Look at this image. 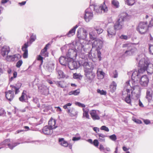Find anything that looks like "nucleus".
<instances>
[{
	"mask_svg": "<svg viewBox=\"0 0 153 153\" xmlns=\"http://www.w3.org/2000/svg\"><path fill=\"white\" fill-rule=\"evenodd\" d=\"M136 60L138 62V70L128 72V74H132V78L133 80L137 81L140 76V74H142L146 71V67L150 63V62L148 58L143 54L139 55L136 58Z\"/></svg>",
	"mask_w": 153,
	"mask_h": 153,
	"instance_id": "nucleus-1",
	"label": "nucleus"
},
{
	"mask_svg": "<svg viewBox=\"0 0 153 153\" xmlns=\"http://www.w3.org/2000/svg\"><path fill=\"white\" fill-rule=\"evenodd\" d=\"M137 85V83L134 82L133 80H128L124 84V90H126L127 95L125 101L128 103L129 104L131 102L130 92L131 91V93H132V89L133 90L135 89L134 87Z\"/></svg>",
	"mask_w": 153,
	"mask_h": 153,
	"instance_id": "nucleus-2",
	"label": "nucleus"
},
{
	"mask_svg": "<svg viewBox=\"0 0 153 153\" xmlns=\"http://www.w3.org/2000/svg\"><path fill=\"white\" fill-rule=\"evenodd\" d=\"M86 42L85 41H84L83 43H84V45L81 43L77 42L76 45L77 55H79L80 58L84 60L86 59L87 58V56L85 55L84 52H88L89 51L88 48V45H86Z\"/></svg>",
	"mask_w": 153,
	"mask_h": 153,
	"instance_id": "nucleus-3",
	"label": "nucleus"
},
{
	"mask_svg": "<svg viewBox=\"0 0 153 153\" xmlns=\"http://www.w3.org/2000/svg\"><path fill=\"white\" fill-rule=\"evenodd\" d=\"M128 17L129 16L126 13H121L119 15V19L114 25V29L116 30H119L122 29L124 26V22L126 20Z\"/></svg>",
	"mask_w": 153,
	"mask_h": 153,
	"instance_id": "nucleus-4",
	"label": "nucleus"
},
{
	"mask_svg": "<svg viewBox=\"0 0 153 153\" xmlns=\"http://www.w3.org/2000/svg\"><path fill=\"white\" fill-rule=\"evenodd\" d=\"M36 39V36L35 35L33 34L30 37L29 41L25 43L22 47V50L24 52L23 57L24 58H27L28 57V47L30 46L32 43Z\"/></svg>",
	"mask_w": 153,
	"mask_h": 153,
	"instance_id": "nucleus-5",
	"label": "nucleus"
},
{
	"mask_svg": "<svg viewBox=\"0 0 153 153\" xmlns=\"http://www.w3.org/2000/svg\"><path fill=\"white\" fill-rule=\"evenodd\" d=\"M88 33L86 30L83 28H79L77 31V36L78 38L80 40L79 42H76L81 43L82 44L84 45L83 42L85 41L86 42V45H88V42L87 40Z\"/></svg>",
	"mask_w": 153,
	"mask_h": 153,
	"instance_id": "nucleus-6",
	"label": "nucleus"
},
{
	"mask_svg": "<svg viewBox=\"0 0 153 153\" xmlns=\"http://www.w3.org/2000/svg\"><path fill=\"white\" fill-rule=\"evenodd\" d=\"M84 68L85 75L86 77L89 80H92L94 75L92 72L91 67L89 65L88 62H85L82 63Z\"/></svg>",
	"mask_w": 153,
	"mask_h": 153,
	"instance_id": "nucleus-7",
	"label": "nucleus"
},
{
	"mask_svg": "<svg viewBox=\"0 0 153 153\" xmlns=\"http://www.w3.org/2000/svg\"><path fill=\"white\" fill-rule=\"evenodd\" d=\"M123 47L126 49V50L124 53V55H131L137 51V49L134 47V45L131 43H126L123 45Z\"/></svg>",
	"mask_w": 153,
	"mask_h": 153,
	"instance_id": "nucleus-8",
	"label": "nucleus"
},
{
	"mask_svg": "<svg viewBox=\"0 0 153 153\" xmlns=\"http://www.w3.org/2000/svg\"><path fill=\"white\" fill-rule=\"evenodd\" d=\"M141 74H140V76L139 77L138 80L137 81L135 80H133L132 78L131 80H133L134 82L137 83V85L134 87V89L137 87L138 83L139 82H140V84L143 86L146 87L148 85L149 82V79L148 77L146 75H144L141 76Z\"/></svg>",
	"mask_w": 153,
	"mask_h": 153,
	"instance_id": "nucleus-9",
	"label": "nucleus"
},
{
	"mask_svg": "<svg viewBox=\"0 0 153 153\" xmlns=\"http://www.w3.org/2000/svg\"><path fill=\"white\" fill-rule=\"evenodd\" d=\"M91 7L94 8V11L98 14L106 13L108 11L107 7L104 2L100 5L95 6L94 7L91 6Z\"/></svg>",
	"mask_w": 153,
	"mask_h": 153,
	"instance_id": "nucleus-10",
	"label": "nucleus"
},
{
	"mask_svg": "<svg viewBox=\"0 0 153 153\" xmlns=\"http://www.w3.org/2000/svg\"><path fill=\"white\" fill-rule=\"evenodd\" d=\"M137 29L140 34H145L146 32L148 29L147 22H140Z\"/></svg>",
	"mask_w": 153,
	"mask_h": 153,
	"instance_id": "nucleus-11",
	"label": "nucleus"
},
{
	"mask_svg": "<svg viewBox=\"0 0 153 153\" xmlns=\"http://www.w3.org/2000/svg\"><path fill=\"white\" fill-rule=\"evenodd\" d=\"M91 9V6L85 10L84 18L86 22H89L93 18V12Z\"/></svg>",
	"mask_w": 153,
	"mask_h": 153,
	"instance_id": "nucleus-12",
	"label": "nucleus"
},
{
	"mask_svg": "<svg viewBox=\"0 0 153 153\" xmlns=\"http://www.w3.org/2000/svg\"><path fill=\"white\" fill-rule=\"evenodd\" d=\"M74 49H69L68 52L66 54V56L68 58V60L69 61H72L73 59H75L77 55L76 48Z\"/></svg>",
	"mask_w": 153,
	"mask_h": 153,
	"instance_id": "nucleus-13",
	"label": "nucleus"
},
{
	"mask_svg": "<svg viewBox=\"0 0 153 153\" xmlns=\"http://www.w3.org/2000/svg\"><path fill=\"white\" fill-rule=\"evenodd\" d=\"M102 41L99 39H97L94 40L92 43V48L95 50H100L102 46Z\"/></svg>",
	"mask_w": 153,
	"mask_h": 153,
	"instance_id": "nucleus-14",
	"label": "nucleus"
},
{
	"mask_svg": "<svg viewBox=\"0 0 153 153\" xmlns=\"http://www.w3.org/2000/svg\"><path fill=\"white\" fill-rule=\"evenodd\" d=\"M72 104V103H67L64 105L63 107L65 109H67L68 113L71 116L73 117L77 114V112L75 111L74 109L73 108H68V107L71 106Z\"/></svg>",
	"mask_w": 153,
	"mask_h": 153,
	"instance_id": "nucleus-15",
	"label": "nucleus"
},
{
	"mask_svg": "<svg viewBox=\"0 0 153 153\" xmlns=\"http://www.w3.org/2000/svg\"><path fill=\"white\" fill-rule=\"evenodd\" d=\"M68 61L69 62L68 63V66L71 70L77 69L79 67L80 63L79 62L75 61L74 59L72 61H69V60Z\"/></svg>",
	"mask_w": 153,
	"mask_h": 153,
	"instance_id": "nucleus-16",
	"label": "nucleus"
},
{
	"mask_svg": "<svg viewBox=\"0 0 153 153\" xmlns=\"http://www.w3.org/2000/svg\"><path fill=\"white\" fill-rule=\"evenodd\" d=\"M10 139H6L1 143V145H7L8 146V147L10 149L12 150L13 149L14 147L20 144V143H10Z\"/></svg>",
	"mask_w": 153,
	"mask_h": 153,
	"instance_id": "nucleus-17",
	"label": "nucleus"
},
{
	"mask_svg": "<svg viewBox=\"0 0 153 153\" xmlns=\"http://www.w3.org/2000/svg\"><path fill=\"white\" fill-rule=\"evenodd\" d=\"M21 57V55L19 54H16L13 55H7L6 56V59L9 62L16 61Z\"/></svg>",
	"mask_w": 153,
	"mask_h": 153,
	"instance_id": "nucleus-18",
	"label": "nucleus"
},
{
	"mask_svg": "<svg viewBox=\"0 0 153 153\" xmlns=\"http://www.w3.org/2000/svg\"><path fill=\"white\" fill-rule=\"evenodd\" d=\"M10 51V50L8 46H4L1 48L0 53L3 57H4L7 55Z\"/></svg>",
	"mask_w": 153,
	"mask_h": 153,
	"instance_id": "nucleus-19",
	"label": "nucleus"
},
{
	"mask_svg": "<svg viewBox=\"0 0 153 153\" xmlns=\"http://www.w3.org/2000/svg\"><path fill=\"white\" fill-rule=\"evenodd\" d=\"M38 90L39 91L44 95H47L49 94L48 88L44 85L38 87Z\"/></svg>",
	"mask_w": 153,
	"mask_h": 153,
	"instance_id": "nucleus-20",
	"label": "nucleus"
},
{
	"mask_svg": "<svg viewBox=\"0 0 153 153\" xmlns=\"http://www.w3.org/2000/svg\"><path fill=\"white\" fill-rule=\"evenodd\" d=\"M115 30H116L114 29V27H109L108 28L107 30V37H108L109 38H111L113 36H115L116 33Z\"/></svg>",
	"mask_w": 153,
	"mask_h": 153,
	"instance_id": "nucleus-21",
	"label": "nucleus"
},
{
	"mask_svg": "<svg viewBox=\"0 0 153 153\" xmlns=\"http://www.w3.org/2000/svg\"><path fill=\"white\" fill-rule=\"evenodd\" d=\"M68 58L64 56H61L59 59V62L62 65L66 66L68 65L69 62Z\"/></svg>",
	"mask_w": 153,
	"mask_h": 153,
	"instance_id": "nucleus-22",
	"label": "nucleus"
},
{
	"mask_svg": "<svg viewBox=\"0 0 153 153\" xmlns=\"http://www.w3.org/2000/svg\"><path fill=\"white\" fill-rule=\"evenodd\" d=\"M5 96L6 98L9 100L11 101L14 97V93L12 90H9L5 92Z\"/></svg>",
	"mask_w": 153,
	"mask_h": 153,
	"instance_id": "nucleus-23",
	"label": "nucleus"
},
{
	"mask_svg": "<svg viewBox=\"0 0 153 153\" xmlns=\"http://www.w3.org/2000/svg\"><path fill=\"white\" fill-rule=\"evenodd\" d=\"M90 114L91 118L94 120H99L100 117L97 113V111L96 110H92L90 111Z\"/></svg>",
	"mask_w": 153,
	"mask_h": 153,
	"instance_id": "nucleus-24",
	"label": "nucleus"
},
{
	"mask_svg": "<svg viewBox=\"0 0 153 153\" xmlns=\"http://www.w3.org/2000/svg\"><path fill=\"white\" fill-rule=\"evenodd\" d=\"M42 131L44 134L46 135L51 134L53 132V129L47 126L43 128Z\"/></svg>",
	"mask_w": 153,
	"mask_h": 153,
	"instance_id": "nucleus-25",
	"label": "nucleus"
},
{
	"mask_svg": "<svg viewBox=\"0 0 153 153\" xmlns=\"http://www.w3.org/2000/svg\"><path fill=\"white\" fill-rule=\"evenodd\" d=\"M79 23H79L78 24L76 25L69 30L67 34L68 37L72 36L75 34L76 29L79 26Z\"/></svg>",
	"mask_w": 153,
	"mask_h": 153,
	"instance_id": "nucleus-26",
	"label": "nucleus"
},
{
	"mask_svg": "<svg viewBox=\"0 0 153 153\" xmlns=\"http://www.w3.org/2000/svg\"><path fill=\"white\" fill-rule=\"evenodd\" d=\"M88 30L90 31L89 33L90 38L91 39L94 40L97 35V34L95 32V30H93L91 28H89Z\"/></svg>",
	"mask_w": 153,
	"mask_h": 153,
	"instance_id": "nucleus-27",
	"label": "nucleus"
},
{
	"mask_svg": "<svg viewBox=\"0 0 153 153\" xmlns=\"http://www.w3.org/2000/svg\"><path fill=\"white\" fill-rule=\"evenodd\" d=\"M54 64L52 62H49L46 63L45 65V66L48 70L49 71L52 72L54 68Z\"/></svg>",
	"mask_w": 153,
	"mask_h": 153,
	"instance_id": "nucleus-28",
	"label": "nucleus"
},
{
	"mask_svg": "<svg viewBox=\"0 0 153 153\" xmlns=\"http://www.w3.org/2000/svg\"><path fill=\"white\" fill-rule=\"evenodd\" d=\"M152 91L151 89H148L146 91V98L147 99L149 102L152 101Z\"/></svg>",
	"mask_w": 153,
	"mask_h": 153,
	"instance_id": "nucleus-29",
	"label": "nucleus"
},
{
	"mask_svg": "<svg viewBox=\"0 0 153 153\" xmlns=\"http://www.w3.org/2000/svg\"><path fill=\"white\" fill-rule=\"evenodd\" d=\"M146 71L149 75L153 73V64L150 63L146 67Z\"/></svg>",
	"mask_w": 153,
	"mask_h": 153,
	"instance_id": "nucleus-30",
	"label": "nucleus"
},
{
	"mask_svg": "<svg viewBox=\"0 0 153 153\" xmlns=\"http://www.w3.org/2000/svg\"><path fill=\"white\" fill-rule=\"evenodd\" d=\"M59 143L60 145L64 147H67L69 145L67 141L65 140L64 138H59Z\"/></svg>",
	"mask_w": 153,
	"mask_h": 153,
	"instance_id": "nucleus-31",
	"label": "nucleus"
},
{
	"mask_svg": "<svg viewBox=\"0 0 153 153\" xmlns=\"http://www.w3.org/2000/svg\"><path fill=\"white\" fill-rule=\"evenodd\" d=\"M49 44H47L44 48L42 50L40 53V55L45 57L48 56V53L47 52V47L48 46Z\"/></svg>",
	"mask_w": 153,
	"mask_h": 153,
	"instance_id": "nucleus-32",
	"label": "nucleus"
},
{
	"mask_svg": "<svg viewBox=\"0 0 153 153\" xmlns=\"http://www.w3.org/2000/svg\"><path fill=\"white\" fill-rule=\"evenodd\" d=\"M56 123V120L54 119L51 118V119L48 122V126H49L50 128L52 129L55 128L57 126H55Z\"/></svg>",
	"mask_w": 153,
	"mask_h": 153,
	"instance_id": "nucleus-33",
	"label": "nucleus"
},
{
	"mask_svg": "<svg viewBox=\"0 0 153 153\" xmlns=\"http://www.w3.org/2000/svg\"><path fill=\"white\" fill-rule=\"evenodd\" d=\"M97 73L99 79H102L104 78L105 73L100 68H98L97 69Z\"/></svg>",
	"mask_w": 153,
	"mask_h": 153,
	"instance_id": "nucleus-34",
	"label": "nucleus"
},
{
	"mask_svg": "<svg viewBox=\"0 0 153 153\" xmlns=\"http://www.w3.org/2000/svg\"><path fill=\"white\" fill-rule=\"evenodd\" d=\"M27 91L24 90L22 93L21 97L19 98V100L22 102L25 101V98H27V97L26 94Z\"/></svg>",
	"mask_w": 153,
	"mask_h": 153,
	"instance_id": "nucleus-35",
	"label": "nucleus"
},
{
	"mask_svg": "<svg viewBox=\"0 0 153 153\" xmlns=\"http://www.w3.org/2000/svg\"><path fill=\"white\" fill-rule=\"evenodd\" d=\"M83 116L85 117L87 119H89V116L88 114L89 109L87 108H83Z\"/></svg>",
	"mask_w": 153,
	"mask_h": 153,
	"instance_id": "nucleus-36",
	"label": "nucleus"
},
{
	"mask_svg": "<svg viewBox=\"0 0 153 153\" xmlns=\"http://www.w3.org/2000/svg\"><path fill=\"white\" fill-rule=\"evenodd\" d=\"M97 137H99V141L100 142H105V138L106 137L103 134L101 133H98L97 134Z\"/></svg>",
	"mask_w": 153,
	"mask_h": 153,
	"instance_id": "nucleus-37",
	"label": "nucleus"
},
{
	"mask_svg": "<svg viewBox=\"0 0 153 153\" xmlns=\"http://www.w3.org/2000/svg\"><path fill=\"white\" fill-rule=\"evenodd\" d=\"M117 84L114 81H113L110 86V88L112 92H114L116 89Z\"/></svg>",
	"mask_w": 153,
	"mask_h": 153,
	"instance_id": "nucleus-38",
	"label": "nucleus"
},
{
	"mask_svg": "<svg viewBox=\"0 0 153 153\" xmlns=\"http://www.w3.org/2000/svg\"><path fill=\"white\" fill-rule=\"evenodd\" d=\"M80 93L79 89H77L76 90L71 91L69 92L68 94L69 95H77Z\"/></svg>",
	"mask_w": 153,
	"mask_h": 153,
	"instance_id": "nucleus-39",
	"label": "nucleus"
},
{
	"mask_svg": "<svg viewBox=\"0 0 153 153\" xmlns=\"http://www.w3.org/2000/svg\"><path fill=\"white\" fill-rule=\"evenodd\" d=\"M94 29L97 31L98 34L102 33L103 31V29L99 26H96L94 27Z\"/></svg>",
	"mask_w": 153,
	"mask_h": 153,
	"instance_id": "nucleus-40",
	"label": "nucleus"
},
{
	"mask_svg": "<svg viewBox=\"0 0 153 153\" xmlns=\"http://www.w3.org/2000/svg\"><path fill=\"white\" fill-rule=\"evenodd\" d=\"M53 82L56 84L57 86L58 87L63 88L64 87V86L62 85L63 82L62 81H54Z\"/></svg>",
	"mask_w": 153,
	"mask_h": 153,
	"instance_id": "nucleus-41",
	"label": "nucleus"
},
{
	"mask_svg": "<svg viewBox=\"0 0 153 153\" xmlns=\"http://www.w3.org/2000/svg\"><path fill=\"white\" fill-rule=\"evenodd\" d=\"M73 78L75 79H81L82 78V76L79 74L76 73L74 74Z\"/></svg>",
	"mask_w": 153,
	"mask_h": 153,
	"instance_id": "nucleus-42",
	"label": "nucleus"
},
{
	"mask_svg": "<svg viewBox=\"0 0 153 153\" xmlns=\"http://www.w3.org/2000/svg\"><path fill=\"white\" fill-rule=\"evenodd\" d=\"M58 76L57 77L59 79L62 78L64 77L63 72L61 70H59L58 71Z\"/></svg>",
	"mask_w": 153,
	"mask_h": 153,
	"instance_id": "nucleus-43",
	"label": "nucleus"
},
{
	"mask_svg": "<svg viewBox=\"0 0 153 153\" xmlns=\"http://www.w3.org/2000/svg\"><path fill=\"white\" fill-rule=\"evenodd\" d=\"M112 4L116 8H118L119 7V3L117 0H113Z\"/></svg>",
	"mask_w": 153,
	"mask_h": 153,
	"instance_id": "nucleus-44",
	"label": "nucleus"
},
{
	"mask_svg": "<svg viewBox=\"0 0 153 153\" xmlns=\"http://www.w3.org/2000/svg\"><path fill=\"white\" fill-rule=\"evenodd\" d=\"M126 2L128 5H132L134 3V0H125Z\"/></svg>",
	"mask_w": 153,
	"mask_h": 153,
	"instance_id": "nucleus-45",
	"label": "nucleus"
},
{
	"mask_svg": "<svg viewBox=\"0 0 153 153\" xmlns=\"http://www.w3.org/2000/svg\"><path fill=\"white\" fill-rule=\"evenodd\" d=\"M42 55L40 54L37 57V59L38 60L40 61H41V65L43 62V57L42 56Z\"/></svg>",
	"mask_w": 153,
	"mask_h": 153,
	"instance_id": "nucleus-46",
	"label": "nucleus"
},
{
	"mask_svg": "<svg viewBox=\"0 0 153 153\" xmlns=\"http://www.w3.org/2000/svg\"><path fill=\"white\" fill-rule=\"evenodd\" d=\"M12 91H13V90H15V94H18L19 92V88H16L15 86H12Z\"/></svg>",
	"mask_w": 153,
	"mask_h": 153,
	"instance_id": "nucleus-47",
	"label": "nucleus"
},
{
	"mask_svg": "<svg viewBox=\"0 0 153 153\" xmlns=\"http://www.w3.org/2000/svg\"><path fill=\"white\" fill-rule=\"evenodd\" d=\"M109 137L110 139L113 141H115L117 139V137L115 134H113L109 136Z\"/></svg>",
	"mask_w": 153,
	"mask_h": 153,
	"instance_id": "nucleus-48",
	"label": "nucleus"
},
{
	"mask_svg": "<svg viewBox=\"0 0 153 153\" xmlns=\"http://www.w3.org/2000/svg\"><path fill=\"white\" fill-rule=\"evenodd\" d=\"M97 92L101 95H105L106 94V91H104L103 90H101L100 89H98L97 90Z\"/></svg>",
	"mask_w": 153,
	"mask_h": 153,
	"instance_id": "nucleus-49",
	"label": "nucleus"
},
{
	"mask_svg": "<svg viewBox=\"0 0 153 153\" xmlns=\"http://www.w3.org/2000/svg\"><path fill=\"white\" fill-rule=\"evenodd\" d=\"M23 62L22 60H19L16 63V67L18 68H19L22 64Z\"/></svg>",
	"mask_w": 153,
	"mask_h": 153,
	"instance_id": "nucleus-50",
	"label": "nucleus"
},
{
	"mask_svg": "<svg viewBox=\"0 0 153 153\" xmlns=\"http://www.w3.org/2000/svg\"><path fill=\"white\" fill-rule=\"evenodd\" d=\"M149 51L150 53L153 55V45H149Z\"/></svg>",
	"mask_w": 153,
	"mask_h": 153,
	"instance_id": "nucleus-51",
	"label": "nucleus"
},
{
	"mask_svg": "<svg viewBox=\"0 0 153 153\" xmlns=\"http://www.w3.org/2000/svg\"><path fill=\"white\" fill-rule=\"evenodd\" d=\"M101 130H104L108 132L109 131L108 128L105 126H102L100 128Z\"/></svg>",
	"mask_w": 153,
	"mask_h": 153,
	"instance_id": "nucleus-52",
	"label": "nucleus"
},
{
	"mask_svg": "<svg viewBox=\"0 0 153 153\" xmlns=\"http://www.w3.org/2000/svg\"><path fill=\"white\" fill-rule=\"evenodd\" d=\"M133 120L134 122L138 124H141L142 123L141 120L137 119H133Z\"/></svg>",
	"mask_w": 153,
	"mask_h": 153,
	"instance_id": "nucleus-53",
	"label": "nucleus"
},
{
	"mask_svg": "<svg viewBox=\"0 0 153 153\" xmlns=\"http://www.w3.org/2000/svg\"><path fill=\"white\" fill-rule=\"evenodd\" d=\"M136 101L137 102H138V104L139 105V106L140 107H144V106L142 103V102L140 101V99H137L136 100Z\"/></svg>",
	"mask_w": 153,
	"mask_h": 153,
	"instance_id": "nucleus-54",
	"label": "nucleus"
},
{
	"mask_svg": "<svg viewBox=\"0 0 153 153\" xmlns=\"http://www.w3.org/2000/svg\"><path fill=\"white\" fill-rule=\"evenodd\" d=\"M97 51V57L99 59V60H101V53L100 51V50H96Z\"/></svg>",
	"mask_w": 153,
	"mask_h": 153,
	"instance_id": "nucleus-55",
	"label": "nucleus"
},
{
	"mask_svg": "<svg viewBox=\"0 0 153 153\" xmlns=\"http://www.w3.org/2000/svg\"><path fill=\"white\" fill-rule=\"evenodd\" d=\"M93 144L95 146H98L99 145V142L97 140H95L93 142Z\"/></svg>",
	"mask_w": 153,
	"mask_h": 153,
	"instance_id": "nucleus-56",
	"label": "nucleus"
},
{
	"mask_svg": "<svg viewBox=\"0 0 153 153\" xmlns=\"http://www.w3.org/2000/svg\"><path fill=\"white\" fill-rule=\"evenodd\" d=\"M143 121L145 123L146 125H148L150 123V121L149 120L143 119Z\"/></svg>",
	"mask_w": 153,
	"mask_h": 153,
	"instance_id": "nucleus-57",
	"label": "nucleus"
},
{
	"mask_svg": "<svg viewBox=\"0 0 153 153\" xmlns=\"http://www.w3.org/2000/svg\"><path fill=\"white\" fill-rule=\"evenodd\" d=\"M120 38L122 39L126 40L127 39L128 37L127 36L122 35L120 36Z\"/></svg>",
	"mask_w": 153,
	"mask_h": 153,
	"instance_id": "nucleus-58",
	"label": "nucleus"
},
{
	"mask_svg": "<svg viewBox=\"0 0 153 153\" xmlns=\"http://www.w3.org/2000/svg\"><path fill=\"white\" fill-rule=\"evenodd\" d=\"M80 139V137H73L72 139V140L74 141H77L79 140Z\"/></svg>",
	"mask_w": 153,
	"mask_h": 153,
	"instance_id": "nucleus-59",
	"label": "nucleus"
},
{
	"mask_svg": "<svg viewBox=\"0 0 153 153\" xmlns=\"http://www.w3.org/2000/svg\"><path fill=\"white\" fill-rule=\"evenodd\" d=\"M22 85V84L20 83H18L15 86L16 88H20Z\"/></svg>",
	"mask_w": 153,
	"mask_h": 153,
	"instance_id": "nucleus-60",
	"label": "nucleus"
},
{
	"mask_svg": "<svg viewBox=\"0 0 153 153\" xmlns=\"http://www.w3.org/2000/svg\"><path fill=\"white\" fill-rule=\"evenodd\" d=\"M99 149L101 151L102 150H105V148H104L103 146L101 144L100 145V146Z\"/></svg>",
	"mask_w": 153,
	"mask_h": 153,
	"instance_id": "nucleus-61",
	"label": "nucleus"
},
{
	"mask_svg": "<svg viewBox=\"0 0 153 153\" xmlns=\"http://www.w3.org/2000/svg\"><path fill=\"white\" fill-rule=\"evenodd\" d=\"M93 130L95 131L96 133H97L99 131V130L98 128L97 127H94L93 128Z\"/></svg>",
	"mask_w": 153,
	"mask_h": 153,
	"instance_id": "nucleus-62",
	"label": "nucleus"
},
{
	"mask_svg": "<svg viewBox=\"0 0 153 153\" xmlns=\"http://www.w3.org/2000/svg\"><path fill=\"white\" fill-rule=\"evenodd\" d=\"M117 71H115L114 73V78H116L117 77Z\"/></svg>",
	"mask_w": 153,
	"mask_h": 153,
	"instance_id": "nucleus-63",
	"label": "nucleus"
},
{
	"mask_svg": "<svg viewBox=\"0 0 153 153\" xmlns=\"http://www.w3.org/2000/svg\"><path fill=\"white\" fill-rule=\"evenodd\" d=\"M9 0H1V3L2 4H4L7 3Z\"/></svg>",
	"mask_w": 153,
	"mask_h": 153,
	"instance_id": "nucleus-64",
	"label": "nucleus"
}]
</instances>
